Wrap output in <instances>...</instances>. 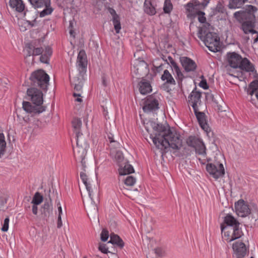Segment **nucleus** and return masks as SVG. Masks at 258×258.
<instances>
[{"mask_svg":"<svg viewBox=\"0 0 258 258\" xmlns=\"http://www.w3.org/2000/svg\"><path fill=\"white\" fill-rule=\"evenodd\" d=\"M199 16L198 20L199 21L202 23H204L206 21V18L204 16L205 15H198Z\"/></svg>","mask_w":258,"mask_h":258,"instance_id":"55","label":"nucleus"},{"mask_svg":"<svg viewBox=\"0 0 258 258\" xmlns=\"http://www.w3.org/2000/svg\"><path fill=\"white\" fill-rule=\"evenodd\" d=\"M239 54L233 52L227 53V60L230 66L233 68H238L242 59Z\"/></svg>","mask_w":258,"mask_h":258,"instance_id":"18","label":"nucleus"},{"mask_svg":"<svg viewBox=\"0 0 258 258\" xmlns=\"http://www.w3.org/2000/svg\"><path fill=\"white\" fill-rule=\"evenodd\" d=\"M118 172L120 175H124L134 172V169L131 165L125 164L123 167L119 169Z\"/></svg>","mask_w":258,"mask_h":258,"instance_id":"33","label":"nucleus"},{"mask_svg":"<svg viewBox=\"0 0 258 258\" xmlns=\"http://www.w3.org/2000/svg\"><path fill=\"white\" fill-rule=\"evenodd\" d=\"M180 61L182 66L186 72H193L196 70L197 66L192 59L187 57H181Z\"/></svg>","mask_w":258,"mask_h":258,"instance_id":"17","label":"nucleus"},{"mask_svg":"<svg viewBox=\"0 0 258 258\" xmlns=\"http://www.w3.org/2000/svg\"><path fill=\"white\" fill-rule=\"evenodd\" d=\"M43 201V196L39 192H36L34 195L31 203L39 205Z\"/></svg>","mask_w":258,"mask_h":258,"instance_id":"36","label":"nucleus"},{"mask_svg":"<svg viewBox=\"0 0 258 258\" xmlns=\"http://www.w3.org/2000/svg\"><path fill=\"white\" fill-rule=\"evenodd\" d=\"M114 244L117 245L120 248H122L124 246V242L122 241V240L120 238H119V239L116 241V243H115Z\"/></svg>","mask_w":258,"mask_h":258,"instance_id":"56","label":"nucleus"},{"mask_svg":"<svg viewBox=\"0 0 258 258\" xmlns=\"http://www.w3.org/2000/svg\"><path fill=\"white\" fill-rule=\"evenodd\" d=\"M201 94L200 92L193 90L188 97L189 103L194 110L198 108V103L201 101Z\"/></svg>","mask_w":258,"mask_h":258,"instance_id":"22","label":"nucleus"},{"mask_svg":"<svg viewBox=\"0 0 258 258\" xmlns=\"http://www.w3.org/2000/svg\"><path fill=\"white\" fill-rule=\"evenodd\" d=\"M85 171H82L80 173V178L82 180L83 183L85 184L86 188L88 192L89 196L91 198L92 202H94L93 200V198L91 197V193L92 192V190L91 188V184L88 182V178L86 173L84 172Z\"/></svg>","mask_w":258,"mask_h":258,"instance_id":"31","label":"nucleus"},{"mask_svg":"<svg viewBox=\"0 0 258 258\" xmlns=\"http://www.w3.org/2000/svg\"><path fill=\"white\" fill-rule=\"evenodd\" d=\"M257 10L255 6L248 5L244 11H237L234 13V18L241 23V29L246 34L254 30L255 13Z\"/></svg>","mask_w":258,"mask_h":258,"instance_id":"3","label":"nucleus"},{"mask_svg":"<svg viewBox=\"0 0 258 258\" xmlns=\"http://www.w3.org/2000/svg\"><path fill=\"white\" fill-rule=\"evenodd\" d=\"M124 182L127 186H133L136 182V179L133 176H128L124 180Z\"/></svg>","mask_w":258,"mask_h":258,"instance_id":"39","label":"nucleus"},{"mask_svg":"<svg viewBox=\"0 0 258 258\" xmlns=\"http://www.w3.org/2000/svg\"><path fill=\"white\" fill-rule=\"evenodd\" d=\"M35 9L44 8L39 13V17H44L51 15L54 9L51 6V0H28Z\"/></svg>","mask_w":258,"mask_h":258,"instance_id":"9","label":"nucleus"},{"mask_svg":"<svg viewBox=\"0 0 258 258\" xmlns=\"http://www.w3.org/2000/svg\"><path fill=\"white\" fill-rule=\"evenodd\" d=\"M58 206V215H60L61 216L62 214V208H61V207L60 206V204H58L57 205Z\"/></svg>","mask_w":258,"mask_h":258,"instance_id":"63","label":"nucleus"},{"mask_svg":"<svg viewBox=\"0 0 258 258\" xmlns=\"http://www.w3.org/2000/svg\"><path fill=\"white\" fill-rule=\"evenodd\" d=\"M62 226V222L61 221V216L58 215L57 222V227L60 228Z\"/></svg>","mask_w":258,"mask_h":258,"instance_id":"54","label":"nucleus"},{"mask_svg":"<svg viewBox=\"0 0 258 258\" xmlns=\"http://www.w3.org/2000/svg\"><path fill=\"white\" fill-rule=\"evenodd\" d=\"M112 23L116 33H119L121 27L120 22V18L118 15H115L114 17L112 18Z\"/></svg>","mask_w":258,"mask_h":258,"instance_id":"37","label":"nucleus"},{"mask_svg":"<svg viewBox=\"0 0 258 258\" xmlns=\"http://www.w3.org/2000/svg\"><path fill=\"white\" fill-rule=\"evenodd\" d=\"M251 38L253 40V43H255L258 41V32L254 30L251 33Z\"/></svg>","mask_w":258,"mask_h":258,"instance_id":"48","label":"nucleus"},{"mask_svg":"<svg viewBox=\"0 0 258 258\" xmlns=\"http://www.w3.org/2000/svg\"><path fill=\"white\" fill-rule=\"evenodd\" d=\"M6 203H7L6 200L4 198H3L2 197H0V211L4 207V206L6 204Z\"/></svg>","mask_w":258,"mask_h":258,"instance_id":"53","label":"nucleus"},{"mask_svg":"<svg viewBox=\"0 0 258 258\" xmlns=\"http://www.w3.org/2000/svg\"><path fill=\"white\" fill-rule=\"evenodd\" d=\"M34 46L30 43L27 44L26 47L27 56L33 55Z\"/></svg>","mask_w":258,"mask_h":258,"instance_id":"40","label":"nucleus"},{"mask_svg":"<svg viewBox=\"0 0 258 258\" xmlns=\"http://www.w3.org/2000/svg\"><path fill=\"white\" fill-rule=\"evenodd\" d=\"M159 108L158 99L154 96L147 97L145 102V105L143 107V110L145 112L149 113L155 111Z\"/></svg>","mask_w":258,"mask_h":258,"instance_id":"12","label":"nucleus"},{"mask_svg":"<svg viewBox=\"0 0 258 258\" xmlns=\"http://www.w3.org/2000/svg\"><path fill=\"white\" fill-rule=\"evenodd\" d=\"M109 11L110 14L112 15V18L114 17L115 15H118L116 13L115 11L113 9H109Z\"/></svg>","mask_w":258,"mask_h":258,"instance_id":"60","label":"nucleus"},{"mask_svg":"<svg viewBox=\"0 0 258 258\" xmlns=\"http://www.w3.org/2000/svg\"><path fill=\"white\" fill-rule=\"evenodd\" d=\"M200 3L198 0H192L184 6L187 17L194 19L198 15H205L203 12L200 11Z\"/></svg>","mask_w":258,"mask_h":258,"instance_id":"10","label":"nucleus"},{"mask_svg":"<svg viewBox=\"0 0 258 258\" xmlns=\"http://www.w3.org/2000/svg\"><path fill=\"white\" fill-rule=\"evenodd\" d=\"M27 94L34 105L29 102L23 101L22 108L26 112L39 114L46 110V107L42 105L43 94L41 91L35 87H31L27 89Z\"/></svg>","mask_w":258,"mask_h":258,"instance_id":"2","label":"nucleus"},{"mask_svg":"<svg viewBox=\"0 0 258 258\" xmlns=\"http://www.w3.org/2000/svg\"><path fill=\"white\" fill-rule=\"evenodd\" d=\"M119 238L120 237L117 235H115V234L111 235L110 239V240L108 241V243H110L114 244L116 242V241L119 239Z\"/></svg>","mask_w":258,"mask_h":258,"instance_id":"46","label":"nucleus"},{"mask_svg":"<svg viewBox=\"0 0 258 258\" xmlns=\"http://www.w3.org/2000/svg\"><path fill=\"white\" fill-rule=\"evenodd\" d=\"M200 86L204 89H207L208 88V86L206 81H202L199 84Z\"/></svg>","mask_w":258,"mask_h":258,"instance_id":"57","label":"nucleus"},{"mask_svg":"<svg viewBox=\"0 0 258 258\" xmlns=\"http://www.w3.org/2000/svg\"><path fill=\"white\" fill-rule=\"evenodd\" d=\"M140 92L143 95L150 93L152 91V87L149 81L142 80L139 83Z\"/></svg>","mask_w":258,"mask_h":258,"instance_id":"25","label":"nucleus"},{"mask_svg":"<svg viewBox=\"0 0 258 258\" xmlns=\"http://www.w3.org/2000/svg\"><path fill=\"white\" fill-rule=\"evenodd\" d=\"M77 65L82 69L86 68L87 66L86 55L84 50H81L78 55Z\"/></svg>","mask_w":258,"mask_h":258,"instance_id":"29","label":"nucleus"},{"mask_svg":"<svg viewBox=\"0 0 258 258\" xmlns=\"http://www.w3.org/2000/svg\"><path fill=\"white\" fill-rule=\"evenodd\" d=\"M247 0H230L228 7L231 9H235L240 8Z\"/></svg>","mask_w":258,"mask_h":258,"instance_id":"34","label":"nucleus"},{"mask_svg":"<svg viewBox=\"0 0 258 258\" xmlns=\"http://www.w3.org/2000/svg\"><path fill=\"white\" fill-rule=\"evenodd\" d=\"M30 79L33 86L39 87L42 90L47 91L49 77L44 71L38 70L34 72L31 74Z\"/></svg>","mask_w":258,"mask_h":258,"instance_id":"5","label":"nucleus"},{"mask_svg":"<svg viewBox=\"0 0 258 258\" xmlns=\"http://www.w3.org/2000/svg\"><path fill=\"white\" fill-rule=\"evenodd\" d=\"M98 248L100 251L104 253L108 252V248L105 244H100Z\"/></svg>","mask_w":258,"mask_h":258,"instance_id":"49","label":"nucleus"},{"mask_svg":"<svg viewBox=\"0 0 258 258\" xmlns=\"http://www.w3.org/2000/svg\"><path fill=\"white\" fill-rule=\"evenodd\" d=\"M89 148V145L85 141L83 140L82 141H78V145L76 148H74V157L77 161L81 162L82 166V169L86 171L87 167L86 164L85 157L87 154V150Z\"/></svg>","mask_w":258,"mask_h":258,"instance_id":"6","label":"nucleus"},{"mask_svg":"<svg viewBox=\"0 0 258 258\" xmlns=\"http://www.w3.org/2000/svg\"><path fill=\"white\" fill-rule=\"evenodd\" d=\"M155 253L157 256H161L162 254V250L161 248L158 247L154 249Z\"/></svg>","mask_w":258,"mask_h":258,"instance_id":"58","label":"nucleus"},{"mask_svg":"<svg viewBox=\"0 0 258 258\" xmlns=\"http://www.w3.org/2000/svg\"><path fill=\"white\" fill-rule=\"evenodd\" d=\"M238 68L247 72H253L255 71L254 66L247 58H242Z\"/></svg>","mask_w":258,"mask_h":258,"instance_id":"26","label":"nucleus"},{"mask_svg":"<svg viewBox=\"0 0 258 258\" xmlns=\"http://www.w3.org/2000/svg\"><path fill=\"white\" fill-rule=\"evenodd\" d=\"M199 161L203 164H205L206 163V160L205 159H201V158H199Z\"/></svg>","mask_w":258,"mask_h":258,"instance_id":"64","label":"nucleus"},{"mask_svg":"<svg viewBox=\"0 0 258 258\" xmlns=\"http://www.w3.org/2000/svg\"><path fill=\"white\" fill-rule=\"evenodd\" d=\"M9 218L7 217L5 219L4 223L1 230L4 232H7L9 229Z\"/></svg>","mask_w":258,"mask_h":258,"instance_id":"43","label":"nucleus"},{"mask_svg":"<svg viewBox=\"0 0 258 258\" xmlns=\"http://www.w3.org/2000/svg\"><path fill=\"white\" fill-rule=\"evenodd\" d=\"M109 234L108 231L103 229L101 233V240L103 241H106L108 239Z\"/></svg>","mask_w":258,"mask_h":258,"instance_id":"44","label":"nucleus"},{"mask_svg":"<svg viewBox=\"0 0 258 258\" xmlns=\"http://www.w3.org/2000/svg\"><path fill=\"white\" fill-rule=\"evenodd\" d=\"M144 11L150 16H153L156 14V9L151 1L145 0L144 2Z\"/></svg>","mask_w":258,"mask_h":258,"instance_id":"30","label":"nucleus"},{"mask_svg":"<svg viewBox=\"0 0 258 258\" xmlns=\"http://www.w3.org/2000/svg\"><path fill=\"white\" fill-rule=\"evenodd\" d=\"M247 94L249 95V101L255 106L258 101V81L254 80L250 83L247 90Z\"/></svg>","mask_w":258,"mask_h":258,"instance_id":"15","label":"nucleus"},{"mask_svg":"<svg viewBox=\"0 0 258 258\" xmlns=\"http://www.w3.org/2000/svg\"><path fill=\"white\" fill-rule=\"evenodd\" d=\"M224 223L226 224V225H224V227H231L232 229H240L239 222L230 214H228L225 217Z\"/></svg>","mask_w":258,"mask_h":258,"instance_id":"24","label":"nucleus"},{"mask_svg":"<svg viewBox=\"0 0 258 258\" xmlns=\"http://www.w3.org/2000/svg\"><path fill=\"white\" fill-rule=\"evenodd\" d=\"M206 169L207 172L216 179L223 177L225 174V169L222 163H209L206 166Z\"/></svg>","mask_w":258,"mask_h":258,"instance_id":"11","label":"nucleus"},{"mask_svg":"<svg viewBox=\"0 0 258 258\" xmlns=\"http://www.w3.org/2000/svg\"><path fill=\"white\" fill-rule=\"evenodd\" d=\"M187 145L195 149L196 153L205 157L207 155L206 147L203 140L198 137L190 136L186 140Z\"/></svg>","mask_w":258,"mask_h":258,"instance_id":"7","label":"nucleus"},{"mask_svg":"<svg viewBox=\"0 0 258 258\" xmlns=\"http://www.w3.org/2000/svg\"><path fill=\"white\" fill-rule=\"evenodd\" d=\"M53 210L52 205L51 201H45L41 207V212L44 217H48L52 214Z\"/></svg>","mask_w":258,"mask_h":258,"instance_id":"28","label":"nucleus"},{"mask_svg":"<svg viewBox=\"0 0 258 258\" xmlns=\"http://www.w3.org/2000/svg\"><path fill=\"white\" fill-rule=\"evenodd\" d=\"M115 158L119 162L121 161L123 159L122 153L119 151H117L115 155Z\"/></svg>","mask_w":258,"mask_h":258,"instance_id":"47","label":"nucleus"},{"mask_svg":"<svg viewBox=\"0 0 258 258\" xmlns=\"http://www.w3.org/2000/svg\"><path fill=\"white\" fill-rule=\"evenodd\" d=\"M232 248L234 255L236 258H243L247 253L246 246L241 241H236L232 245Z\"/></svg>","mask_w":258,"mask_h":258,"instance_id":"16","label":"nucleus"},{"mask_svg":"<svg viewBox=\"0 0 258 258\" xmlns=\"http://www.w3.org/2000/svg\"><path fill=\"white\" fill-rule=\"evenodd\" d=\"M151 125L156 132L155 136L150 135V138L156 147L161 150L165 151L168 147L178 150L182 145L180 135L168 125L165 126L155 122H151Z\"/></svg>","mask_w":258,"mask_h":258,"instance_id":"1","label":"nucleus"},{"mask_svg":"<svg viewBox=\"0 0 258 258\" xmlns=\"http://www.w3.org/2000/svg\"><path fill=\"white\" fill-rule=\"evenodd\" d=\"M161 79L165 84L172 86L176 85L175 80L167 70H165L163 71V74L161 77Z\"/></svg>","mask_w":258,"mask_h":258,"instance_id":"27","label":"nucleus"},{"mask_svg":"<svg viewBox=\"0 0 258 258\" xmlns=\"http://www.w3.org/2000/svg\"><path fill=\"white\" fill-rule=\"evenodd\" d=\"M168 59L171 63L172 71L174 74H175V79L177 81V83L179 84L181 83L184 78V76L177 63L173 60L172 57L169 56Z\"/></svg>","mask_w":258,"mask_h":258,"instance_id":"19","label":"nucleus"},{"mask_svg":"<svg viewBox=\"0 0 258 258\" xmlns=\"http://www.w3.org/2000/svg\"><path fill=\"white\" fill-rule=\"evenodd\" d=\"M6 144L4 134L2 133H0V158H1L6 152Z\"/></svg>","mask_w":258,"mask_h":258,"instance_id":"35","label":"nucleus"},{"mask_svg":"<svg viewBox=\"0 0 258 258\" xmlns=\"http://www.w3.org/2000/svg\"><path fill=\"white\" fill-rule=\"evenodd\" d=\"M82 83L81 82H79L78 84H75L74 89L76 91L80 93L82 89Z\"/></svg>","mask_w":258,"mask_h":258,"instance_id":"51","label":"nucleus"},{"mask_svg":"<svg viewBox=\"0 0 258 258\" xmlns=\"http://www.w3.org/2000/svg\"><path fill=\"white\" fill-rule=\"evenodd\" d=\"M154 67L156 68V72L159 73L160 71H161L162 70H163V65L162 64H160L159 66L158 67H155L154 66Z\"/></svg>","mask_w":258,"mask_h":258,"instance_id":"62","label":"nucleus"},{"mask_svg":"<svg viewBox=\"0 0 258 258\" xmlns=\"http://www.w3.org/2000/svg\"><path fill=\"white\" fill-rule=\"evenodd\" d=\"M173 8L170 0H165L164 4L163 11L165 13L169 14Z\"/></svg>","mask_w":258,"mask_h":258,"instance_id":"38","label":"nucleus"},{"mask_svg":"<svg viewBox=\"0 0 258 258\" xmlns=\"http://www.w3.org/2000/svg\"><path fill=\"white\" fill-rule=\"evenodd\" d=\"M194 113L196 116L198 122L201 128L208 134L211 132V128L208 123L207 116L205 113L199 110V108L194 110Z\"/></svg>","mask_w":258,"mask_h":258,"instance_id":"14","label":"nucleus"},{"mask_svg":"<svg viewBox=\"0 0 258 258\" xmlns=\"http://www.w3.org/2000/svg\"><path fill=\"white\" fill-rule=\"evenodd\" d=\"M235 209L237 215L241 217H245L250 214L249 206L243 200H240L235 203Z\"/></svg>","mask_w":258,"mask_h":258,"instance_id":"13","label":"nucleus"},{"mask_svg":"<svg viewBox=\"0 0 258 258\" xmlns=\"http://www.w3.org/2000/svg\"><path fill=\"white\" fill-rule=\"evenodd\" d=\"M10 7L19 13L25 11V5L22 0H9Z\"/></svg>","mask_w":258,"mask_h":258,"instance_id":"23","label":"nucleus"},{"mask_svg":"<svg viewBox=\"0 0 258 258\" xmlns=\"http://www.w3.org/2000/svg\"><path fill=\"white\" fill-rule=\"evenodd\" d=\"M108 139L110 144L111 145V146L114 148H117L119 146V143L114 140L113 136L112 134L108 135Z\"/></svg>","mask_w":258,"mask_h":258,"instance_id":"41","label":"nucleus"},{"mask_svg":"<svg viewBox=\"0 0 258 258\" xmlns=\"http://www.w3.org/2000/svg\"><path fill=\"white\" fill-rule=\"evenodd\" d=\"M216 10L218 12L224 14L226 13V9L225 8L224 5L223 4H222L221 2H219L216 6Z\"/></svg>","mask_w":258,"mask_h":258,"instance_id":"42","label":"nucleus"},{"mask_svg":"<svg viewBox=\"0 0 258 258\" xmlns=\"http://www.w3.org/2000/svg\"><path fill=\"white\" fill-rule=\"evenodd\" d=\"M17 118L19 122L22 125H25V123L28 122V117L21 116L19 114H17Z\"/></svg>","mask_w":258,"mask_h":258,"instance_id":"45","label":"nucleus"},{"mask_svg":"<svg viewBox=\"0 0 258 258\" xmlns=\"http://www.w3.org/2000/svg\"><path fill=\"white\" fill-rule=\"evenodd\" d=\"M206 24L203 27H200L197 33L198 37L204 42L209 50L212 52H216L219 49L220 39L216 33L211 32L208 30Z\"/></svg>","mask_w":258,"mask_h":258,"instance_id":"4","label":"nucleus"},{"mask_svg":"<svg viewBox=\"0 0 258 258\" xmlns=\"http://www.w3.org/2000/svg\"><path fill=\"white\" fill-rule=\"evenodd\" d=\"M43 49L42 47H37L34 46L33 55H38L42 53Z\"/></svg>","mask_w":258,"mask_h":258,"instance_id":"50","label":"nucleus"},{"mask_svg":"<svg viewBox=\"0 0 258 258\" xmlns=\"http://www.w3.org/2000/svg\"><path fill=\"white\" fill-rule=\"evenodd\" d=\"M147 63L143 60L138 59L136 60L135 62L133 68L132 69V71L137 75H139L141 76L143 73L147 71Z\"/></svg>","mask_w":258,"mask_h":258,"instance_id":"20","label":"nucleus"},{"mask_svg":"<svg viewBox=\"0 0 258 258\" xmlns=\"http://www.w3.org/2000/svg\"><path fill=\"white\" fill-rule=\"evenodd\" d=\"M32 212L33 214L35 215H37L38 214V205H35L34 204H32Z\"/></svg>","mask_w":258,"mask_h":258,"instance_id":"52","label":"nucleus"},{"mask_svg":"<svg viewBox=\"0 0 258 258\" xmlns=\"http://www.w3.org/2000/svg\"><path fill=\"white\" fill-rule=\"evenodd\" d=\"M73 95L74 97H78L77 99H76V101L80 102L82 101V99L81 98H80V97L81 96L80 93H74Z\"/></svg>","mask_w":258,"mask_h":258,"instance_id":"59","label":"nucleus"},{"mask_svg":"<svg viewBox=\"0 0 258 258\" xmlns=\"http://www.w3.org/2000/svg\"><path fill=\"white\" fill-rule=\"evenodd\" d=\"M72 126L74 129V132L76 134L77 145H78V141L85 140L82 136V134L80 132V128L82 126L81 119L74 118L72 121Z\"/></svg>","mask_w":258,"mask_h":258,"instance_id":"21","label":"nucleus"},{"mask_svg":"<svg viewBox=\"0 0 258 258\" xmlns=\"http://www.w3.org/2000/svg\"><path fill=\"white\" fill-rule=\"evenodd\" d=\"M209 1L204 0L202 3H200V7L202 6L203 8H205L208 4Z\"/></svg>","mask_w":258,"mask_h":258,"instance_id":"61","label":"nucleus"},{"mask_svg":"<svg viewBox=\"0 0 258 258\" xmlns=\"http://www.w3.org/2000/svg\"><path fill=\"white\" fill-rule=\"evenodd\" d=\"M52 49L50 47L47 46L45 48L44 53L41 55L40 60L44 63H48L49 57L52 54Z\"/></svg>","mask_w":258,"mask_h":258,"instance_id":"32","label":"nucleus"},{"mask_svg":"<svg viewBox=\"0 0 258 258\" xmlns=\"http://www.w3.org/2000/svg\"><path fill=\"white\" fill-rule=\"evenodd\" d=\"M221 230L223 240L228 242L239 238L243 234L241 229H232L231 227H224V224L221 225Z\"/></svg>","mask_w":258,"mask_h":258,"instance_id":"8","label":"nucleus"}]
</instances>
